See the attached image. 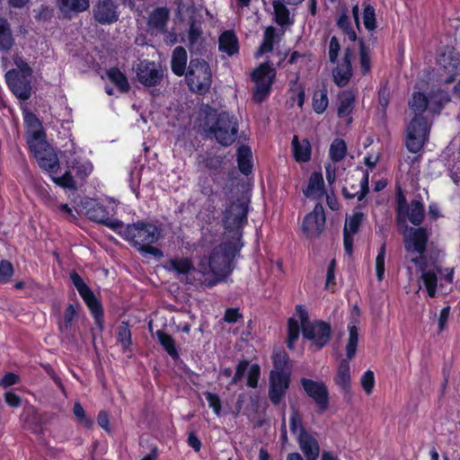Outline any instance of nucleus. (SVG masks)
<instances>
[{
  "label": "nucleus",
  "mask_w": 460,
  "mask_h": 460,
  "mask_svg": "<svg viewBox=\"0 0 460 460\" xmlns=\"http://www.w3.org/2000/svg\"><path fill=\"white\" fill-rule=\"evenodd\" d=\"M117 234L124 240L132 243L138 251L154 256H162L160 249L154 247L161 235L160 229L150 222L137 221L133 224L124 225L119 227Z\"/></svg>",
  "instance_id": "nucleus-1"
},
{
  "label": "nucleus",
  "mask_w": 460,
  "mask_h": 460,
  "mask_svg": "<svg viewBox=\"0 0 460 460\" xmlns=\"http://www.w3.org/2000/svg\"><path fill=\"white\" fill-rule=\"evenodd\" d=\"M202 128L208 137H215L221 146H229L237 137L238 120L226 111L217 113L216 110L208 108Z\"/></svg>",
  "instance_id": "nucleus-2"
},
{
  "label": "nucleus",
  "mask_w": 460,
  "mask_h": 460,
  "mask_svg": "<svg viewBox=\"0 0 460 460\" xmlns=\"http://www.w3.org/2000/svg\"><path fill=\"white\" fill-rule=\"evenodd\" d=\"M242 245L240 238H238L236 241L222 243L215 247L210 255L215 278L208 281H202L201 279H199V281L208 288H212L229 275L233 271L234 260Z\"/></svg>",
  "instance_id": "nucleus-3"
},
{
  "label": "nucleus",
  "mask_w": 460,
  "mask_h": 460,
  "mask_svg": "<svg viewBox=\"0 0 460 460\" xmlns=\"http://www.w3.org/2000/svg\"><path fill=\"white\" fill-rule=\"evenodd\" d=\"M185 80L190 92L198 94L207 93L212 84V72L209 64L203 58H191Z\"/></svg>",
  "instance_id": "nucleus-4"
},
{
  "label": "nucleus",
  "mask_w": 460,
  "mask_h": 460,
  "mask_svg": "<svg viewBox=\"0 0 460 460\" xmlns=\"http://www.w3.org/2000/svg\"><path fill=\"white\" fill-rule=\"evenodd\" d=\"M358 342V331L355 324L349 325V339L346 344L347 359H342L339 365L335 383L341 388L345 394L350 393V366L349 359H352L357 352Z\"/></svg>",
  "instance_id": "nucleus-5"
},
{
  "label": "nucleus",
  "mask_w": 460,
  "mask_h": 460,
  "mask_svg": "<svg viewBox=\"0 0 460 460\" xmlns=\"http://www.w3.org/2000/svg\"><path fill=\"white\" fill-rule=\"evenodd\" d=\"M276 72L268 63L261 64L252 74V79L255 84L253 100L257 103L264 102L271 89Z\"/></svg>",
  "instance_id": "nucleus-6"
},
{
  "label": "nucleus",
  "mask_w": 460,
  "mask_h": 460,
  "mask_svg": "<svg viewBox=\"0 0 460 460\" xmlns=\"http://www.w3.org/2000/svg\"><path fill=\"white\" fill-rule=\"evenodd\" d=\"M429 127L423 116H415L408 125L406 147L413 154L418 153L428 140Z\"/></svg>",
  "instance_id": "nucleus-7"
},
{
  "label": "nucleus",
  "mask_w": 460,
  "mask_h": 460,
  "mask_svg": "<svg viewBox=\"0 0 460 460\" xmlns=\"http://www.w3.org/2000/svg\"><path fill=\"white\" fill-rule=\"evenodd\" d=\"M300 384L306 395L314 402L317 412L319 414L325 412L330 405V394L325 383L302 377Z\"/></svg>",
  "instance_id": "nucleus-8"
},
{
  "label": "nucleus",
  "mask_w": 460,
  "mask_h": 460,
  "mask_svg": "<svg viewBox=\"0 0 460 460\" xmlns=\"http://www.w3.org/2000/svg\"><path fill=\"white\" fill-rule=\"evenodd\" d=\"M248 203L238 199L232 202L224 211L223 223L225 228L239 233L240 228L247 222Z\"/></svg>",
  "instance_id": "nucleus-9"
},
{
  "label": "nucleus",
  "mask_w": 460,
  "mask_h": 460,
  "mask_svg": "<svg viewBox=\"0 0 460 460\" xmlns=\"http://www.w3.org/2000/svg\"><path fill=\"white\" fill-rule=\"evenodd\" d=\"M398 230L403 236L404 248L408 252L419 255L425 253L429 237L427 228L420 226L407 227L406 231H403V228H398Z\"/></svg>",
  "instance_id": "nucleus-10"
},
{
  "label": "nucleus",
  "mask_w": 460,
  "mask_h": 460,
  "mask_svg": "<svg viewBox=\"0 0 460 460\" xmlns=\"http://www.w3.org/2000/svg\"><path fill=\"white\" fill-rule=\"evenodd\" d=\"M31 76L22 75L16 69H11L5 74V81L11 92L22 101L28 100L31 95Z\"/></svg>",
  "instance_id": "nucleus-11"
},
{
  "label": "nucleus",
  "mask_w": 460,
  "mask_h": 460,
  "mask_svg": "<svg viewBox=\"0 0 460 460\" xmlns=\"http://www.w3.org/2000/svg\"><path fill=\"white\" fill-rule=\"evenodd\" d=\"M302 334L305 339L312 341L318 349L324 347L330 341L332 328L330 323L323 321H315L311 324H304Z\"/></svg>",
  "instance_id": "nucleus-12"
},
{
  "label": "nucleus",
  "mask_w": 460,
  "mask_h": 460,
  "mask_svg": "<svg viewBox=\"0 0 460 460\" xmlns=\"http://www.w3.org/2000/svg\"><path fill=\"white\" fill-rule=\"evenodd\" d=\"M291 382V374L269 375V399L274 406H278L286 397Z\"/></svg>",
  "instance_id": "nucleus-13"
},
{
  "label": "nucleus",
  "mask_w": 460,
  "mask_h": 460,
  "mask_svg": "<svg viewBox=\"0 0 460 460\" xmlns=\"http://www.w3.org/2000/svg\"><path fill=\"white\" fill-rule=\"evenodd\" d=\"M85 215L91 221L106 226L116 233L119 227L121 226L120 220L110 217L106 207L95 201L87 203Z\"/></svg>",
  "instance_id": "nucleus-14"
},
{
  "label": "nucleus",
  "mask_w": 460,
  "mask_h": 460,
  "mask_svg": "<svg viewBox=\"0 0 460 460\" xmlns=\"http://www.w3.org/2000/svg\"><path fill=\"white\" fill-rule=\"evenodd\" d=\"M137 78L143 85L153 87L160 84L164 73L155 62L140 61L136 69Z\"/></svg>",
  "instance_id": "nucleus-15"
},
{
  "label": "nucleus",
  "mask_w": 460,
  "mask_h": 460,
  "mask_svg": "<svg viewBox=\"0 0 460 460\" xmlns=\"http://www.w3.org/2000/svg\"><path fill=\"white\" fill-rule=\"evenodd\" d=\"M325 214L323 207L316 204L312 212L307 214L303 221V231L308 237L319 236L324 229Z\"/></svg>",
  "instance_id": "nucleus-16"
},
{
  "label": "nucleus",
  "mask_w": 460,
  "mask_h": 460,
  "mask_svg": "<svg viewBox=\"0 0 460 460\" xmlns=\"http://www.w3.org/2000/svg\"><path fill=\"white\" fill-rule=\"evenodd\" d=\"M94 19L101 24H111L119 17V6L113 0H99L93 9Z\"/></svg>",
  "instance_id": "nucleus-17"
},
{
  "label": "nucleus",
  "mask_w": 460,
  "mask_h": 460,
  "mask_svg": "<svg viewBox=\"0 0 460 460\" xmlns=\"http://www.w3.org/2000/svg\"><path fill=\"white\" fill-rule=\"evenodd\" d=\"M352 58L353 50L350 48H347L344 52L342 63L333 69V81L340 87L347 85L352 76Z\"/></svg>",
  "instance_id": "nucleus-18"
},
{
  "label": "nucleus",
  "mask_w": 460,
  "mask_h": 460,
  "mask_svg": "<svg viewBox=\"0 0 460 460\" xmlns=\"http://www.w3.org/2000/svg\"><path fill=\"white\" fill-rule=\"evenodd\" d=\"M425 218V208L421 201L412 199L410 202L409 207L404 210L403 223L395 221L398 228H403V231L407 230L409 220L414 226H420Z\"/></svg>",
  "instance_id": "nucleus-19"
},
{
  "label": "nucleus",
  "mask_w": 460,
  "mask_h": 460,
  "mask_svg": "<svg viewBox=\"0 0 460 460\" xmlns=\"http://www.w3.org/2000/svg\"><path fill=\"white\" fill-rule=\"evenodd\" d=\"M297 443L306 460H317L320 455V446L315 438H314L305 429L297 435Z\"/></svg>",
  "instance_id": "nucleus-20"
},
{
  "label": "nucleus",
  "mask_w": 460,
  "mask_h": 460,
  "mask_svg": "<svg viewBox=\"0 0 460 460\" xmlns=\"http://www.w3.org/2000/svg\"><path fill=\"white\" fill-rule=\"evenodd\" d=\"M170 12L167 7H156L149 15L147 25L152 33L161 34L166 31Z\"/></svg>",
  "instance_id": "nucleus-21"
},
{
  "label": "nucleus",
  "mask_w": 460,
  "mask_h": 460,
  "mask_svg": "<svg viewBox=\"0 0 460 460\" xmlns=\"http://www.w3.org/2000/svg\"><path fill=\"white\" fill-rule=\"evenodd\" d=\"M86 305L91 311L94 318V322L99 331L102 332L104 328V320H103V309L101 302L96 298L93 292L90 289L85 293L80 295Z\"/></svg>",
  "instance_id": "nucleus-22"
},
{
  "label": "nucleus",
  "mask_w": 460,
  "mask_h": 460,
  "mask_svg": "<svg viewBox=\"0 0 460 460\" xmlns=\"http://www.w3.org/2000/svg\"><path fill=\"white\" fill-rule=\"evenodd\" d=\"M34 154L35 158L38 161L40 167L49 172H55L58 167V159L57 155L53 152L52 148L48 146V147H43L41 149H37L32 152Z\"/></svg>",
  "instance_id": "nucleus-23"
},
{
  "label": "nucleus",
  "mask_w": 460,
  "mask_h": 460,
  "mask_svg": "<svg viewBox=\"0 0 460 460\" xmlns=\"http://www.w3.org/2000/svg\"><path fill=\"white\" fill-rule=\"evenodd\" d=\"M187 60L188 55L186 49L181 46L176 47L171 58L172 72L177 76L185 75L188 69Z\"/></svg>",
  "instance_id": "nucleus-24"
},
{
  "label": "nucleus",
  "mask_w": 460,
  "mask_h": 460,
  "mask_svg": "<svg viewBox=\"0 0 460 460\" xmlns=\"http://www.w3.org/2000/svg\"><path fill=\"white\" fill-rule=\"evenodd\" d=\"M356 92L353 90H346L339 95L340 105L338 107L337 115L339 118H346L350 115L355 108Z\"/></svg>",
  "instance_id": "nucleus-25"
},
{
  "label": "nucleus",
  "mask_w": 460,
  "mask_h": 460,
  "mask_svg": "<svg viewBox=\"0 0 460 460\" xmlns=\"http://www.w3.org/2000/svg\"><path fill=\"white\" fill-rule=\"evenodd\" d=\"M218 48L220 51L226 53L228 56L238 53L239 43L235 33L233 31H224L219 36Z\"/></svg>",
  "instance_id": "nucleus-26"
},
{
  "label": "nucleus",
  "mask_w": 460,
  "mask_h": 460,
  "mask_svg": "<svg viewBox=\"0 0 460 460\" xmlns=\"http://www.w3.org/2000/svg\"><path fill=\"white\" fill-rule=\"evenodd\" d=\"M167 269L178 274L186 275V282L193 284L190 275L192 273V270H195V267L190 258L172 259L168 261Z\"/></svg>",
  "instance_id": "nucleus-27"
},
{
  "label": "nucleus",
  "mask_w": 460,
  "mask_h": 460,
  "mask_svg": "<svg viewBox=\"0 0 460 460\" xmlns=\"http://www.w3.org/2000/svg\"><path fill=\"white\" fill-rule=\"evenodd\" d=\"M273 368L270 374H291L289 357L284 349L274 351L272 355Z\"/></svg>",
  "instance_id": "nucleus-28"
},
{
  "label": "nucleus",
  "mask_w": 460,
  "mask_h": 460,
  "mask_svg": "<svg viewBox=\"0 0 460 460\" xmlns=\"http://www.w3.org/2000/svg\"><path fill=\"white\" fill-rule=\"evenodd\" d=\"M292 149L295 159L297 162H307L311 158V146L307 139L299 142L298 137L295 135L292 138Z\"/></svg>",
  "instance_id": "nucleus-29"
},
{
  "label": "nucleus",
  "mask_w": 460,
  "mask_h": 460,
  "mask_svg": "<svg viewBox=\"0 0 460 460\" xmlns=\"http://www.w3.org/2000/svg\"><path fill=\"white\" fill-rule=\"evenodd\" d=\"M252 155L248 146H241L237 150V162L240 172L249 175L252 170Z\"/></svg>",
  "instance_id": "nucleus-30"
},
{
  "label": "nucleus",
  "mask_w": 460,
  "mask_h": 460,
  "mask_svg": "<svg viewBox=\"0 0 460 460\" xmlns=\"http://www.w3.org/2000/svg\"><path fill=\"white\" fill-rule=\"evenodd\" d=\"M45 138L46 134L43 128L26 131L27 144L31 152H34L37 149H41L43 147H48L49 144Z\"/></svg>",
  "instance_id": "nucleus-31"
},
{
  "label": "nucleus",
  "mask_w": 460,
  "mask_h": 460,
  "mask_svg": "<svg viewBox=\"0 0 460 460\" xmlns=\"http://www.w3.org/2000/svg\"><path fill=\"white\" fill-rule=\"evenodd\" d=\"M324 189V181L321 172H314L308 181V185L303 190L306 198L314 197L318 191L323 193Z\"/></svg>",
  "instance_id": "nucleus-32"
},
{
  "label": "nucleus",
  "mask_w": 460,
  "mask_h": 460,
  "mask_svg": "<svg viewBox=\"0 0 460 460\" xmlns=\"http://www.w3.org/2000/svg\"><path fill=\"white\" fill-rule=\"evenodd\" d=\"M14 40L13 38L10 24L7 20L0 18V49L8 51L13 46Z\"/></svg>",
  "instance_id": "nucleus-33"
},
{
  "label": "nucleus",
  "mask_w": 460,
  "mask_h": 460,
  "mask_svg": "<svg viewBox=\"0 0 460 460\" xmlns=\"http://www.w3.org/2000/svg\"><path fill=\"white\" fill-rule=\"evenodd\" d=\"M107 76L121 93L129 91V84L127 76L117 67H112L107 71Z\"/></svg>",
  "instance_id": "nucleus-34"
},
{
  "label": "nucleus",
  "mask_w": 460,
  "mask_h": 460,
  "mask_svg": "<svg viewBox=\"0 0 460 460\" xmlns=\"http://www.w3.org/2000/svg\"><path fill=\"white\" fill-rule=\"evenodd\" d=\"M429 101L422 93H414L409 101V107L416 116H422L428 108Z\"/></svg>",
  "instance_id": "nucleus-35"
},
{
  "label": "nucleus",
  "mask_w": 460,
  "mask_h": 460,
  "mask_svg": "<svg viewBox=\"0 0 460 460\" xmlns=\"http://www.w3.org/2000/svg\"><path fill=\"white\" fill-rule=\"evenodd\" d=\"M330 158L332 162L338 163L343 160L347 155V145L341 138H335L330 146Z\"/></svg>",
  "instance_id": "nucleus-36"
},
{
  "label": "nucleus",
  "mask_w": 460,
  "mask_h": 460,
  "mask_svg": "<svg viewBox=\"0 0 460 460\" xmlns=\"http://www.w3.org/2000/svg\"><path fill=\"white\" fill-rule=\"evenodd\" d=\"M272 4L275 14V22L280 26L292 24L289 17V10L285 4L280 1H274Z\"/></svg>",
  "instance_id": "nucleus-37"
},
{
  "label": "nucleus",
  "mask_w": 460,
  "mask_h": 460,
  "mask_svg": "<svg viewBox=\"0 0 460 460\" xmlns=\"http://www.w3.org/2000/svg\"><path fill=\"white\" fill-rule=\"evenodd\" d=\"M275 36L276 29L272 26L267 27L264 31L263 40L257 50L256 57L272 51Z\"/></svg>",
  "instance_id": "nucleus-38"
},
{
  "label": "nucleus",
  "mask_w": 460,
  "mask_h": 460,
  "mask_svg": "<svg viewBox=\"0 0 460 460\" xmlns=\"http://www.w3.org/2000/svg\"><path fill=\"white\" fill-rule=\"evenodd\" d=\"M156 336L159 340L160 344L163 346V348L165 349V351L172 358H178L179 353L177 351L175 341L172 339V337L163 332V331H157Z\"/></svg>",
  "instance_id": "nucleus-39"
},
{
  "label": "nucleus",
  "mask_w": 460,
  "mask_h": 460,
  "mask_svg": "<svg viewBox=\"0 0 460 460\" xmlns=\"http://www.w3.org/2000/svg\"><path fill=\"white\" fill-rule=\"evenodd\" d=\"M395 221L403 223L404 210L409 207L410 203L407 202L406 197L401 187H397L395 194Z\"/></svg>",
  "instance_id": "nucleus-40"
},
{
  "label": "nucleus",
  "mask_w": 460,
  "mask_h": 460,
  "mask_svg": "<svg viewBox=\"0 0 460 460\" xmlns=\"http://www.w3.org/2000/svg\"><path fill=\"white\" fill-rule=\"evenodd\" d=\"M117 341L125 350L131 345V332L127 322H122L119 325L117 329Z\"/></svg>",
  "instance_id": "nucleus-41"
},
{
  "label": "nucleus",
  "mask_w": 460,
  "mask_h": 460,
  "mask_svg": "<svg viewBox=\"0 0 460 460\" xmlns=\"http://www.w3.org/2000/svg\"><path fill=\"white\" fill-rule=\"evenodd\" d=\"M89 7L88 0H60V8L63 11L81 13Z\"/></svg>",
  "instance_id": "nucleus-42"
},
{
  "label": "nucleus",
  "mask_w": 460,
  "mask_h": 460,
  "mask_svg": "<svg viewBox=\"0 0 460 460\" xmlns=\"http://www.w3.org/2000/svg\"><path fill=\"white\" fill-rule=\"evenodd\" d=\"M328 103H329V101H328V97H327V91L325 89L317 91L314 93L313 109L316 113H318V114L323 113L328 106Z\"/></svg>",
  "instance_id": "nucleus-43"
},
{
  "label": "nucleus",
  "mask_w": 460,
  "mask_h": 460,
  "mask_svg": "<svg viewBox=\"0 0 460 460\" xmlns=\"http://www.w3.org/2000/svg\"><path fill=\"white\" fill-rule=\"evenodd\" d=\"M198 161L199 164H202L205 168L212 171L217 170L221 166L223 158L219 155L206 154L199 155Z\"/></svg>",
  "instance_id": "nucleus-44"
},
{
  "label": "nucleus",
  "mask_w": 460,
  "mask_h": 460,
  "mask_svg": "<svg viewBox=\"0 0 460 460\" xmlns=\"http://www.w3.org/2000/svg\"><path fill=\"white\" fill-rule=\"evenodd\" d=\"M421 279L423 280L429 296L434 297L437 291V275L433 271H425L422 273Z\"/></svg>",
  "instance_id": "nucleus-45"
},
{
  "label": "nucleus",
  "mask_w": 460,
  "mask_h": 460,
  "mask_svg": "<svg viewBox=\"0 0 460 460\" xmlns=\"http://www.w3.org/2000/svg\"><path fill=\"white\" fill-rule=\"evenodd\" d=\"M359 64L361 71L364 75L367 74L371 69V61L369 51L364 44L362 39L359 40Z\"/></svg>",
  "instance_id": "nucleus-46"
},
{
  "label": "nucleus",
  "mask_w": 460,
  "mask_h": 460,
  "mask_svg": "<svg viewBox=\"0 0 460 460\" xmlns=\"http://www.w3.org/2000/svg\"><path fill=\"white\" fill-rule=\"evenodd\" d=\"M300 327L297 321L293 318H289L288 323V341L287 346L289 349H294V342L299 337Z\"/></svg>",
  "instance_id": "nucleus-47"
},
{
  "label": "nucleus",
  "mask_w": 460,
  "mask_h": 460,
  "mask_svg": "<svg viewBox=\"0 0 460 460\" xmlns=\"http://www.w3.org/2000/svg\"><path fill=\"white\" fill-rule=\"evenodd\" d=\"M386 253V244L383 243L379 248L377 256L376 258V278L379 281H382L385 276V260Z\"/></svg>",
  "instance_id": "nucleus-48"
},
{
  "label": "nucleus",
  "mask_w": 460,
  "mask_h": 460,
  "mask_svg": "<svg viewBox=\"0 0 460 460\" xmlns=\"http://www.w3.org/2000/svg\"><path fill=\"white\" fill-rule=\"evenodd\" d=\"M337 25L342 31L349 37L351 41L357 40V34L350 25L349 18L347 14L343 13L340 16Z\"/></svg>",
  "instance_id": "nucleus-49"
},
{
  "label": "nucleus",
  "mask_w": 460,
  "mask_h": 460,
  "mask_svg": "<svg viewBox=\"0 0 460 460\" xmlns=\"http://www.w3.org/2000/svg\"><path fill=\"white\" fill-rule=\"evenodd\" d=\"M289 428L290 431L296 436L298 434H301L303 429H305L303 426L302 416L300 412L296 409H293L291 412L289 420Z\"/></svg>",
  "instance_id": "nucleus-50"
},
{
  "label": "nucleus",
  "mask_w": 460,
  "mask_h": 460,
  "mask_svg": "<svg viewBox=\"0 0 460 460\" xmlns=\"http://www.w3.org/2000/svg\"><path fill=\"white\" fill-rule=\"evenodd\" d=\"M363 22L365 28L368 31H374L376 27L375 8L370 4L364 8Z\"/></svg>",
  "instance_id": "nucleus-51"
},
{
  "label": "nucleus",
  "mask_w": 460,
  "mask_h": 460,
  "mask_svg": "<svg viewBox=\"0 0 460 460\" xmlns=\"http://www.w3.org/2000/svg\"><path fill=\"white\" fill-rule=\"evenodd\" d=\"M13 264L6 261H0V284H5L10 281L13 275Z\"/></svg>",
  "instance_id": "nucleus-52"
},
{
  "label": "nucleus",
  "mask_w": 460,
  "mask_h": 460,
  "mask_svg": "<svg viewBox=\"0 0 460 460\" xmlns=\"http://www.w3.org/2000/svg\"><path fill=\"white\" fill-rule=\"evenodd\" d=\"M52 180L56 184L65 189L74 190L77 189L76 183L70 172H66L61 177H53Z\"/></svg>",
  "instance_id": "nucleus-53"
},
{
  "label": "nucleus",
  "mask_w": 460,
  "mask_h": 460,
  "mask_svg": "<svg viewBox=\"0 0 460 460\" xmlns=\"http://www.w3.org/2000/svg\"><path fill=\"white\" fill-rule=\"evenodd\" d=\"M202 35L201 24L196 20L191 19L189 29V41L190 47L198 42L199 39Z\"/></svg>",
  "instance_id": "nucleus-54"
},
{
  "label": "nucleus",
  "mask_w": 460,
  "mask_h": 460,
  "mask_svg": "<svg viewBox=\"0 0 460 460\" xmlns=\"http://www.w3.org/2000/svg\"><path fill=\"white\" fill-rule=\"evenodd\" d=\"M364 214L362 212H355L352 217L346 221L345 226H347L348 231L351 234H355L362 223Z\"/></svg>",
  "instance_id": "nucleus-55"
},
{
  "label": "nucleus",
  "mask_w": 460,
  "mask_h": 460,
  "mask_svg": "<svg viewBox=\"0 0 460 460\" xmlns=\"http://www.w3.org/2000/svg\"><path fill=\"white\" fill-rule=\"evenodd\" d=\"M360 384L367 394H372L375 385L374 372L367 370L360 378Z\"/></svg>",
  "instance_id": "nucleus-56"
},
{
  "label": "nucleus",
  "mask_w": 460,
  "mask_h": 460,
  "mask_svg": "<svg viewBox=\"0 0 460 460\" xmlns=\"http://www.w3.org/2000/svg\"><path fill=\"white\" fill-rule=\"evenodd\" d=\"M204 395L208 402V406L212 408L214 413L217 416L220 415L222 409L220 397L217 394L208 391L205 392Z\"/></svg>",
  "instance_id": "nucleus-57"
},
{
  "label": "nucleus",
  "mask_w": 460,
  "mask_h": 460,
  "mask_svg": "<svg viewBox=\"0 0 460 460\" xmlns=\"http://www.w3.org/2000/svg\"><path fill=\"white\" fill-rule=\"evenodd\" d=\"M261 376V367L257 364L250 367L247 376V385L251 388H255L258 385V381Z\"/></svg>",
  "instance_id": "nucleus-58"
},
{
  "label": "nucleus",
  "mask_w": 460,
  "mask_h": 460,
  "mask_svg": "<svg viewBox=\"0 0 460 460\" xmlns=\"http://www.w3.org/2000/svg\"><path fill=\"white\" fill-rule=\"evenodd\" d=\"M249 367V361L244 359L238 363L234 376L229 384V385H237L244 376Z\"/></svg>",
  "instance_id": "nucleus-59"
},
{
  "label": "nucleus",
  "mask_w": 460,
  "mask_h": 460,
  "mask_svg": "<svg viewBox=\"0 0 460 460\" xmlns=\"http://www.w3.org/2000/svg\"><path fill=\"white\" fill-rule=\"evenodd\" d=\"M73 412L77 420L87 428H91L93 424V420L86 417L85 411L79 402L74 404Z\"/></svg>",
  "instance_id": "nucleus-60"
},
{
  "label": "nucleus",
  "mask_w": 460,
  "mask_h": 460,
  "mask_svg": "<svg viewBox=\"0 0 460 460\" xmlns=\"http://www.w3.org/2000/svg\"><path fill=\"white\" fill-rule=\"evenodd\" d=\"M341 50V45L336 36L331 38L329 43L328 57L331 63H336Z\"/></svg>",
  "instance_id": "nucleus-61"
},
{
  "label": "nucleus",
  "mask_w": 460,
  "mask_h": 460,
  "mask_svg": "<svg viewBox=\"0 0 460 460\" xmlns=\"http://www.w3.org/2000/svg\"><path fill=\"white\" fill-rule=\"evenodd\" d=\"M192 272H198L201 274V276L205 277L210 273L213 274V267H212V261L210 260V256L208 258L203 257L201 258L199 263L198 264V267L195 268V270H192Z\"/></svg>",
  "instance_id": "nucleus-62"
},
{
  "label": "nucleus",
  "mask_w": 460,
  "mask_h": 460,
  "mask_svg": "<svg viewBox=\"0 0 460 460\" xmlns=\"http://www.w3.org/2000/svg\"><path fill=\"white\" fill-rule=\"evenodd\" d=\"M24 125L27 128L26 131L42 128L41 121L32 112H26L24 115Z\"/></svg>",
  "instance_id": "nucleus-63"
},
{
  "label": "nucleus",
  "mask_w": 460,
  "mask_h": 460,
  "mask_svg": "<svg viewBox=\"0 0 460 460\" xmlns=\"http://www.w3.org/2000/svg\"><path fill=\"white\" fill-rule=\"evenodd\" d=\"M70 279L75 288L77 289L79 295H82L90 290V288L85 284L84 279L76 271L74 270L70 273Z\"/></svg>",
  "instance_id": "nucleus-64"
}]
</instances>
